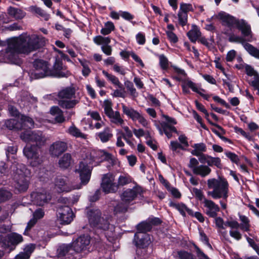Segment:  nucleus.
Returning <instances> with one entry per match:
<instances>
[{
  "instance_id": "5",
  "label": "nucleus",
  "mask_w": 259,
  "mask_h": 259,
  "mask_svg": "<svg viewBox=\"0 0 259 259\" xmlns=\"http://www.w3.org/2000/svg\"><path fill=\"white\" fill-rule=\"evenodd\" d=\"M87 215L91 227L98 230L107 231L109 229L110 222L108 217L102 216L98 208H86Z\"/></svg>"
},
{
  "instance_id": "64",
  "label": "nucleus",
  "mask_w": 259,
  "mask_h": 259,
  "mask_svg": "<svg viewBox=\"0 0 259 259\" xmlns=\"http://www.w3.org/2000/svg\"><path fill=\"white\" fill-rule=\"evenodd\" d=\"M29 251H30V253L27 252H20L15 256V259H29L30 257V253L32 251V250L30 248Z\"/></svg>"
},
{
  "instance_id": "53",
  "label": "nucleus",
  "mask_w": 259,
  "mask_h": 259,
  "mask_svg": "<svg viewBox=\"0 0 259 259\" xmlns=\"http://www.w3.org/2000/svg\"><path fill=\"white\" fill-rule=\"evenodd\" d=\"M180 11L185 14H187L189 11L193 12L194 9L191 4L182 3L180 5Z\"/></svg>"
},
{
  "instance_id": "18",
  "label": "nucleus",
  "mask_w": 259,
  "mask_h": 259,
  "mask_svg": "<svg viewBox=\"0 0 259 259\" xmlns=\"http://www.w3.org/2000/svg\"><path fill=\"white\" fill-rule=\"evenodd\" d=\"M204 204L205 207L209 208V210L206 212V214L210 218L215 219L218 215L217 212L220 210L219 206L213 201L207 199H204Z\"/></svg>"
},
{
  "instance_id": "55",
  "label": "nucleus",
  "mask_w": 259,
  "mask_h": 259,
  "mask_svg": "<svg viewBox=\"0 0 259 259\" xmlns=\"http://www.w3.org/2000/svg\"><path fill=\"white\" fill-rule=\"evenodd\" d=\"M193 115L194 119L197 121L198 123H199L200 124V126L202 128L205 130H208L207 127L203 123L201 117L197 113V112L195 110L193 111Z\"/></svg>"
},
{
  "instance_id": "6",
  "label": "nucleus",
  "mask_w": 259,
  "mask_h": 259,
  "mask_svg": "<svg viewBox=\"0 0 259 259\" xmlns=\"http://www.w3.org/2000/svg\"><path fill=\"white\" fill-rule=\"evenodd\" d=\"M25 54L42 48L46 45L45 38L35 34L24 37Z\"/></svg>"
},
{
  "instance_id": "24",
  "label": "nucleus",
  "mask_w": 259,
  "mask_h": 259,
  "mask_svg": "<svg viewBox=\"0 0 259 259\" xmlns=\"http://www.w3.org/2000/svg\"><path fill=\"white\" fill-rule=\"evenodd\" d=\"M95 154L96 155H92V159L94 161L98 160L97 162H102L104 161H109L112 160V155L104 150H99L96 151Z\"/></svg>"
},
{
  "instance_id": "52",
  "label": "nucleus",
  "mask_w": 259,
  "mask_h": 259,
  "mask_svg": "<svg viewBox=\"0 0 259 259\" xmlns=\"http://www.w3.org/2000/svg\"><path fill=\"white\" fill-rule=\"evenodd\" d=\"M192 244L199 259H211L195 243L193 242Z\"/></svg>"
},
{
  "instance_id": "48",
  "label": "nucleus",
  "mask_w": 259,
  "mask_h": 259,
  "mask_svg": "<svg viewBox=\"0 0 259 259\" xmlns=\"http://www.w3.org/2000/svg\"><path fill=\"white\" fill-rule=\"evenodd\" d=\"M128 204L127 203H120L116 205L114 207V211L116 213H124L127 211L128 208Z\"/></svg>"
},
{
  "instance_id": "38",
  "label": "nucleus",
  "mask_w": 259,
  "mask_h": 259,
  "mask_svg": "<svg viewBox=\"0 0 259 259\" xmlns=\"http://www.w3.org/2000/svg\"><path fill=\"white\" fill-rule=\"evenodd\" d=\"M77 100H62L59 101V106L65 109H71L75 107V106L78 103Z\"/></svg>"
},
{
  "instance_id": "37",
  "label": "nucleus",
  "mask_w": 259,
  "mask_h": 259,
  "mask_svg": "<svg viewBox=\"0 0 259 259\" xmlns=\"http://www.w3.org/2000/svg\"><path fill=\"white\" fill-rule=\"evenodd\" d=\"M30 9L32 12L34 13L39 16L42 17L45 21H48L50 18V15L47 13L45 11L42 10L40 7L36 6H31Z\"/></svg>"
},
{
  "instance_id": "34",
  "label": "nucleus",
  "mask_w": 259,
  "mask_h": 259,
  "mask_svg": "<svg viewBox=\"0 0 259 259\" xmlns=\"http://www.w3.org/2000/svg\"><path fill=\"white\" fill-rule=\"evenodd\" d=\"M240 220L242 223L240 224V229L245 232H248L250 231V221L249 219L245 215L238 213Z\"/></svg>"
},
{
  "instance_id": "31",
  "label": "nucleus",
  "mask_w": 259,
  "mask_h": 259,
  "mask_svg": "<svg viewBox=\"0 0 259 259\" xmlns=\"http://www.w3.org/2000/svg\"><path fill=\"white\" fill-rule=\"evenodd\" d=\"M211 171V169L205 165H200L197 168L193 169V174L199 175L201 177H205L208 175Z\"/></svg>"
},
{
  "instance_id": "2",
  "label": "nucleus",
  "mask_w": 259,
  "mask_h": 259,
  "mask_svg": "<svg viewBox=\"0 0 259 259\" xmlns=\"http://www.w3.org/2000/svg\"><path fill=\"white\" fill-rule=\"evenodd\" d=\"M207 186L209 189H212V191H209L208 194L214 199L223 198L220 203L223 209L227 208V198L228 197L229 184L224 178L220 180L216 179H210L207 180Z\"/></svg>"
},
{
  "instance_id": "21",
  "label": "nucleus",
  "mask_w": 259,
  "mask_h": 259,
  "mask_svg": "<svg viewBox=\"0 0 259 259\" xmlns=\"http://www.w3.org/2000/svg\"><path fill=\"white\" fill-rule=\"evenodd\" d=\"M31 196L33 198L34 203L38 206H43L50 199L46 193L35 192L31 194Z\"/></svg>"
},
{
  "instance_id": "60",
  "label": "nucleus",
  "mask_w": 259,
  "mask_h": 259,
  "mask_svg": "<svg viewBox=\"0 0 259 259\" xmlns=\"http://www.w3.org/2000/svg\"><path fill=\"white\" fill-rule=\"evenodd\" d=\"M131 180L130 178H127V177L123 176H120L118 178V183L117 185H118V187L119 186H124L126 184H129L131 183Z\"/></svg>"
},
{
  "instance_id": "12",
  "label": "nucleus",
  "mask_w": 259,
  "mask_h": 259,
  "mask_svg": "<svg viewBox=\"0 0 259 259\" xmlns=\"http://www.w3.org/2000/svg\"><path fill=\"white\" fill-rule=\"evenodd\" d=\"M23 240L21 235L13 232L7 234L5 237L0 238V242L3 244L6 248H9L11 245L15 247L16 245L22 242ZM15 247L10 248V251L13 250Z\"/></svg>"
},
{
  "instance_id": "46",
  "label": "nucleus",
  "mask_w": 259,
  "mask_h": 259,
  "mask_svg": "<svg viewBox=\"0 0 259 259\" xmlns=\"http://www.w3.org/2000/svg\"><path fill=\"white\" fill-rule=\"evenodd\" d=\"M147 220L151 226L152 229L153 226H158L160 225L162 223V221L160 218L154 217L153 215L150 216Z\"/></svg>"
},
{
  "instance_id": "15",
  "label": "nucleus",
  "mask_w": 259,
  "mask_h": 259,
  "mask_svg": "<svg viewBox=\"0 0 259 259\" xmlns=\"http://www.w3.org/2000/svg\"><path fill=\"white\" fill-rule=\"evenodd\" d=\"M141 192V188L140 187L135 186L132 189H127L121 194V199L125 203L130 204L139 194H140Z\"/></svg>"
},
{
  "instance_id": "28",
  "label": "nucleus",
  "mask_w": 259,
  "mask_h": 259,
  "mask_svg": "<svg viewBox=\"0 0 259 259\" xmlns=\"http://www.w3.org/2000/svg\"><path fill=\"white\" fill-rule=\"evenodd\" d=\"M75 94V90L73 88L67 87L61 90L58 92V97L60 99H71Z\"/></svg>"
},
{
  "instance_id": "43",
  "label": "nucleus",
  "mask_w": 259,
  "mask_h": 259,
  "mask_svg": "<svg viewBox=\"0 0 259 259\" xmlns=\"http://www.w3.org/2000/svg\"><path fill=\"white\" fill-rule=\"evenodd\" d=\"M5 125L6 127L9 130H15L20 131V125L19 122V120L15 119H8L5 122Z\"/></svg>"
},
{
  "instance_id": "32",
  "label": "nucleus",
  "mask_w": 259,
  "mask_h": 259,
  "mask_svg": "<svg viewBox=\"0 0 259 259\" xmlns=\"http://www.w3.org/2000/svg\"><path fill=\"white\" fill-rule=\"evenodd\" d=\"M175 259H195V255L191 252L184 249L177 251V254L174 255Z\"/></svg>"
},
{
  "instance_id": "44",
  "label": "nucleus",
  "mask_w": 259,
  "mask_h": 259,
  "mask_svg": "<svg viewBox=\"0 0 259 259\" xmlns=\"http://www.w3.org/2000/svg\"><path fill=\"white\" fill-rule=\"evenodd\" d=\"M104 109L105 114L111 118V116L113 115L114 111L112 108V103L110 101L106 100L104 102Z\"/></svg>"
},
{
  "instance_id": "59",
  "label": "nucleus",
  "mask_w": 259,
  "mask_h": 259,
  "mask_svg": "<svg viewBox=\"0 0 259 259\" xmlns=\"http://www.w3.org/2000/svg\"><path fill=\"white\" fill-rule=\"evenodd\" d=\"M72 249L73 250L72 244L63 246L60 248L59 254L61 256H65Z\"/></svg>"
},
{
  "instance_id": "62",
  "label": "nucleus",
  "mask_w": 259,
  "mask_h": 259,
  "mask_svg": "<svg viewBox=\"0 0 259 259\" xmlns=\"http://www.w3.org/2000/svg\"><path fill=\"white\" fill-rule=\"evenodd\" d=\"M166 34L169 40L171 43H177L178 41V38L177 35L171 31H166Z\"/></svg>"
},
{
  "instance_id": "33",
  "label": "nucleus",
  "mask_w": 259,
  "mask_h": 259,
  "mask_svg": "<svg viewBox=\"0 0 259 259\" xmlns=\"http://www.w3.org/2000/svg\"><path fill=\"white\" fill-rule=\"evenodd\" d=\"M67 133L76 138H81L83 139L86 138V135L81 133L74 123H72V125L68 128Z\"/></svg>"
},
{
  "instance_id": "56",
  "label": "nucleus",
  "mask_w": 259,
  "mask_h": 259,
  "mask_svg": "<svg viewBox=\"0 0 259 259\" xmlns=\"http://www.w3.org/2000/svg\"><path fill=\"white\" fill-rule=\"evenodd\" d=\"M200 240L209 248L212 249V246L209 242V238L203 231L199 232Z\"/></svg>"
},
{
  "instance_id": "4",
  "label": "nucleus",
  "mask_w": 259,
  "mask_h": 259,
  "mask_svg": "<svg viewBox=\"0 0 259 259\" xmlns=\"http://www.w3.org/2000/svg\"><path fill=\"white\" fill-rule=\"evenodd\" d=\"M133 244L136 247V253L138 256L148 257L153 251V244L148 234L135 233Z\"/></svg>"
},
{
  "instance_id": "26",
  "label": "nucleus",
  "mask_w": 259,
  "mask_h": 259,
  "mask_svg": "<svg viewBox=\"0 0 259 259\" xmlns=\"http://www.w3.org/2000/svg\"><path fill=\"white\" fill-rule=\"evenodd\" d=\"M136 228L138 234H147L148 232L152 231L151 226L149 224L147 220L143 221L138 224Z\"/></svg>"
},
{
  "instance_id": "25",
  "label": "nucleus",
  "mask_w": 259,
  "mask_h": 259,
  "mask_svg": "<svg viewBox=\"0 0 259 259\" xmlns=\"http://www.w3.org/2000/svg\"><path fill=\"white\" fill-rule=\"evenodd\" d=\"M122 109L123 112L124 114L131 118L133 121L138 120V118L140 117V114L137 110L133 108H129L125 105L122 104Z\"/></svg>"
},
{
  "instance_id": "17",
  "label": "nucleus",
  "mask_w": 259,
  "mask_h": 259,
  "mask_svg": "<svg viewBox=\"0 0 259 259\" xmlns=\"http://www.w3.org/2000/svg\"><path fill=\"white\" fill-rule=\"evenodd\" d=\"M60 219L63 224H69L73 220V213L71 208L68 206H64L60 208Z\"/></svg>"
},
{
  "instance_id": "39",
  "label": "nucleus",
  "mask_w": 259,
  "mask_h": 259,
  "mask_svg": "<svg viewBox=\"0 0 259 259\" xmlns=\"http://www.w3.org/2000/svg\"><path fill=\"white\" fill-rule=\"evenodd\" d=\"M207 166H215L217 167L220 169L223 168V165L221 163V160L220 157H213L211 156L208 157V160L207 161Z\"/></svg>"
},
{
  "instance_id": "3",
  "label": "nucleus",
  "mask_w": 259,
  "mask_h": 259,
  "mask_svg": "<svg viewBox=\"0 0 259 259\" xmlns=\"http://www.w3.org/2000/svg\"><path fill=\"white\" fill-rule=\"evenodd\" d=\"M218 17L219 19L222 21L223 25H226L230 28L235 27L241 31V34L243 36L250 35L251 33V26L245 20H239L225 12H220Z\"/></svg>"
},
{
  "instance_id": "45",
  "label": "nucleus",
  "mask_w": 259,
  "mask_h": 259,
  "mask_svg": "<svg viewBox=\"0 0 259 259\" xmlns=\"http://www.w3.org/2000/svg\"><path fill=\"white\" fill-rule=\"evenodd\" d=\"M124 84L127 90L130 92V95L132 96L134 98L138 97V93L134 88V84L132 81L127 80L124 82Z\"/></svg>"
},
{
  "instance_id": "9",
  "label": "nucleus",
  "mask_w": 259,
  "mask_h": 259,
  "mask_svg": "<svg viewBox=\"0 0 259 259\" xmlns=\"http://www.w3.org/2000/svg\"><path fill=\"white\" fill-rule=\"evenodd\" d=\"M20 137L25 142L35 143L34 144L39 148L44 146L46 142L45 136L40 131H24L21 133Z\"/></svg>"
},
{
  "instance_id": "57",
  "label": "nucleus",
  "mask_w": 259,
  "mask_h": 259,
  "mask_svg": "<svg viewBox=\"0 0 259 259\" xmlns=\"http://www.w3.org/2000/svg\"><path fill=\"white\" fill-rule=\"evenodd\" d=\"M111 118L114 119V120H112V122L116 124L119 123L120 124H122L124 122L123 120L120 117L119 112L118 111L113 113V115L111 116Z\"/></svg>"
},
{
  "instance_id": "30",
  "label": "nucleus",
  "mask_w": 259,
  "mask_h": 259,
  "mask_svg": "<svg viewBox=\"0 0 259 259\" xmlns=\"http://www.w3.org/2000/svg\"><path fill=\"white\" fill-rule=\"evenodd\" d=\"M72 159L71 155L70 153H65L59 159L58 164L61 168L67 169L71 164Z\"/></svg>"
},
{
  "instance_id": "20",
  "label": "nucleus",
  "mask_w": 259,
  "mask_h": 259,
  "mask_svg": "<svg viewBox=\"0 0 259 259\" xmlns=\"http://www.w3.org/2000/svg\"><path fill=\"white\" fill-rule=\"evenodd\" d=\"M20 131H30L34 127V122L32 118L24 115H22L19 120Z\"/></svg>"
},
{
  "instance_id": "51",
  "label": "nucleus",
  "mask_w": 259,
  "mask_h": 259,
  "mask_svg": "<svg viewBox=\"0 0 259 259\" xmlns=\"http://www.w3.org/2000/svg\"><path fill=\"white\" fill-rule=\"evenodd\" d=\"M192 244L199 259H211L195 243L193 242Z\"/></svg>"
},
{
  "instance_id": "22",
  "label": "nucleus",
  "mask_w": 259,
  "mask_h": 259,
  "mask_svg": "<svg viewBox=\"0 0 259 259\" xmlns=\"http://www.w3.org/2000/svg\"><path fill=\"white\" fill-rule=\"evenodd\" d=\"M253 34L251 32L250 35L248 36H236L233 33H231L229 35L228 40L230 42L240 43L243 46L246 43V42H250L252 40Z\"/></svg>"
},
{
  "instance_id": "58",
  "label": "nucleus",
  "mask_w": 259,
  "mask_h": 259,
  "mask_svg": "<svg viewBox=\"0 0 259 259\" xmlns=\"http://www.w3.org/2000/svg\"><path fill=\"white\" fill-rule=\"evenodd\" d=\"M136 38L139 45H143L145 44L146 38L144 33L142 32H138L136 35Z\"/></svg>"
},
{
  "instance_id": "1",
  "label": "nucleus",
  "mask_w": 259,
  "mask_h": 259,
  "mask_svg": "<svg viewBox=\"0 0 259 259\" xmlns=\"http://www.w3.org/2000/svg\"><path fill=\"white\" fill-rule=\"evenodd\" d=\"M33 67L38 71L35 73L37 78L51 76L57 78H68L71 75V72L63 66L61 60L57 57L53 66L50 69L48 62L42 59H36L33 63Z\"/></svg>"
},
{
  "instance_id": "61",
  "label": "nucleus",
  "mask_w": 259,
  "mask_h": 259,
  "mask_svg": "<svg viewBox=\"0 0 259 259\" xmlns=\"http://www.w3.org/2000/svg\"><path fill=\"white\" fill-rule=\"evenodd\" d=\"M119 13L123 19L128 21H131L135 18L134 15L127 11H119Z\"/></svg>"
},
{
  "instance_id": "35",
  "label": "nucleus",
  "mask_w": 259,
  "mask_h": 259,
  "mask_svg": "<svg viewBox=\"0 0 259 259\" xmlns=\"http://www.w3.org/2000/svg\"><path fill=\"white\" fill-rule=\"evenodd\" d=\"M194 149L192 150L191 154L193 155L199 156L202 152L206 151V145L203 143H196L192 146Z\"/></svg>"
},
{
  "instance_id": "13",
  "label": "nucleus",
  "mask_w": 259,
  "mask_h": 259,
  "mask_svg": "<svg viewBox=\"0 0 259 259\" xmlns=\"http://www.w3.org/2000/svg\"><path fill=\"white\" fill-rule=\"evenodd\" d=\"M91 237L87 234H83L78 237L73 243V250L76 252H81L83 250L89 249Z\"/></svg>"
},
{
  "instance_id": "11",
  "label": "nucleus",
  "mask_w": 259,
  "mask_h": 259,
  "mask_svg": "<svg viewBox=\"0 0 259 259\" xmlns=\"http://www.w3.org/2000/svg\"><path fill=\"white\" fill-rule=\"evenodd\" d=\"M76 174H79L81 183L83 185H87L90 180L92 167L89 165L86 162H79L78 168L75 170Z\"/></svg>"
},
{
  "instance_id": "40",
  "label": "nucleus",
  "mask_w": 259,
  "mask_h": 259,
  "mask_svg": "<svg viewBox=\"0 0 259 259\" xmlns=\"http://www.w3.org/2000/svg\"><path fill=\"white\" fill-rule=\"evenodd\" d=\"M244 47L252 56L259 59V50L249 43H246Z\"/></svg>"
},
{
  "instance_id": "63",
  "label": "nucleus",
  "mask_w": 259,
  "mask_h": 259,
  "mask_svg": "<svg viewBox=\"0 0 259 259\" xmlns=\"http://www.w3.org/2000/svg\"><path fill=\"white\" fill-rule=\"evenodd\" d=\"M170 148L172 151L175 152H176L178 149L185 150L184 147L177 141H171L170 142Z\"/></svg>"
},
{
  "instance_id": "47",
  "label": "nucleus",
  "mask_w": 259,
  "mask_h": 259,
  "mask_svg": "<svg viewBox=\"0 0 259 259\" xmlns=\"http://www.w3.org/2000/svg\"><path fill=\"white\" fill-rule=\"evenodd\" d=\"M226 156L230 159V160L236 165H239L240 164V159L238 156L235 153L231 151H227L225 152Z\"/></svg>"
},
{
  "instance_id": "29",
  "label": "nucleus",
  "mask_w": 259,
  "mask_h": 259,
  "mask_svg": "<svg viewBox=\"0 0 259 259\" xmlns=\"http://www.w3.org/2000/svg\"><path fill=\"white\" fill-rule=\"evenodd\" d=\"M102 73L104 75H105L107 79L111 82L112 84H113L115 85H116L119 89L120 90H124V88L123 87V85L119 81V79L118 77L115 76L114 75H112L111 74H110L108 73L105 70H103L102 71Z\"/></svg>"
},
{
  "instance_id": "41",
  "label": "nucleus",
  "mask_w": 259,
  "mask_h": 259,
  "mask_svg": "<svg viewBox=\"0 0 259 259\" xmlns=\"http://www.w3.org/2000/svg\"><path fill=\"white\" fill-rule=\"evenodd\" d=\"M110 128L106 127L102 132L98 133V136L103 143L108 142L112 137V134L109 133Z\"/></svg>"
},
{
  "instance_id": "50",
  "label": "nucleus",
  "mask_w": 259,
  "mask_h": 259,
  "mask_svg": "<svg viewBox=\"0 0 259 259\" xmlns=\"http://www.w3.org/2000/svg\"><path fill=\"white\" fill-rule=\"evenodd\" d=\"M12 196V193L6 190L0 189V201L2 202L9 200Z\"/></svg>"
},
{
  "instance_id": "49",
  "label": "nucleus",
  "mask_w": 259,
  "mask_h": 259,
  "mask_svg": "<svg viewBox=\"0 0 259 259\" xmlns=\"http://www.w3.org/2000/svg\"><path fill=\"white\" fill-rule=\"evenodd\" d=\"M159 65L162 70H166L168 67V60L164 54H161L159 57Z\"/></svg>"
},
{
  "instance_id": "54",
  "label": "nucleus",
  "mask_w": 259,
  "mask_h": 259,
  "mask_svg": "<svg viewBox=\"0 0 259 259\" xmlns=\"http://www.w3.org/2000/svg\"><path fill=\"white\" fill-rule=\"evenodd\" d=\"M178 16L180 25L182 26H185L188 21V14H182V12L179 11Z\"/></svg>"
},
{
  "instance_id": "27",
  "label": "nucleus",
  "mask_w": 259,
  "mask_h": 259,
  "mask_svg": "<svg viewBox=\"0 0 259 259\" xmlns=\"http://www.w3.org/2000/svg\"><path fill=\"white\" fill-rule=\"evenodd\" d=\"M187 35L192 42L195 43L196 40L201 36V33L198 26L193 25L192 28L187 32Z\"/></svg>"
},
{
  "instance_id": "36",
  "label": "nucleus",
  "mask_w": 259,
  "mask_h": 259,
  "mask_svg": "<svg viewBox=\"0 0 259 259\" xmlns=\"http://www.w3.org/2000/svg\"><path fill=\"white\" fill-rule=\"evenodd\" d=\"M168 205L177 209L183 217H185L186 216L185 211L187 206L184 203H176L171 201L169 203Z\"/></svg>"
},
{
  "instance_id": "42",
  "label": "nucleus",
  "mask_w": 259,
  "mask_h": 259,
  "mask_svg": "<svg viewBox=\"0 0 259 259\" xmlns=\"http://www.w3.org/2000/svg\"><path fill=\"white\" fill-rule=\"evenodd\" d=\"M93 41L97 45H109L111 42L109 37H103L101 35H97L94 37Z\"/></svg>"
},
{
  "instance_id": "23",
  "label": "nucleus",
  "mask_w": 259,
  "mask_h": 259,
  "mask_svg": "<svg viewBox=\"0 0 259 259\" xmlns=\"http://www.w3.org/2000/svg\"><path fill=\"white\" fill-rule=\"evenodd\" d=\"M7 13L10 17L16 20L22 19L26 14L23 10L12 6L8 8Z\"/></svg>"
},
{
  "instance_id": "19",
  "label": "nucleus",
  "mask_w": 259,
  "mask_h": 259,
  "mask_svg": "<svg viewBox=\"0 0 259 259\" xmlns=\"http://www.w3.org/2000/svg\"><path fill=\"white\" fill-rule=\"evenodd\" d=\"M16 188L20 193L26 191L29 186L27 177L23 174H19L16 181Z\"/></svg>"
},
{
  "instance_id": "10",
  "label": "nucleus",
  "mask_w": 259,
  "mask_h": 259,
  "mask_svg": "<svg viewBox=\"0 0 259 259\" xmlns=\"http://www.w3.org/2000/svg\"><path fill=\"white\" fill-rule=\"evenodd\" d=\"M40 148L34 144H30L27 145L23 149V154L28 159L31 160L30 164L32 167H36L41 162L38 154Z\"/></svg>"
},
{
  "instance_id": "7",
  "label": "nucleus",
  "mask_w": 259,
  "mask_h": 259,
  "mask_svg": "<svg viewBox=\"0 0 259 259\" xmlns=\"http://www.w3.org/2000/svg\"><path fill=\"white\" fill-rule=\"evenodd\" d=\"M24 37H20L19 38H12L8 40V46L6 49V52L10 53L11 57L14 58L15 61L14 63H16L17 57L15 54H25L24 47Z\"/></svg>"
},
{
  "instance_id": "14",
  "label": "nucleus",
  "mask_w": 259,
  "mask_h": 259,
  "mask_svg": "<svg viewBox=\"0 0 259 259\" xmlns=\"http://www.w3.org/2000/svg\"><path fill=\"white\" fill-rule=\"evenodd\" d=\"M67 143L57 141L52 144L49 149V154L52 157H58L67 149Z\"/></svg>"
},
{
  "instance_id": "8",
  "label": "nucleus",
  "mask_w": 259,
  "mask_h": 259,
  "mask_svg": "<svg viewBox=\"0 0 259 259\" xmlns=\"http://www.w3.org/2000/svg\"><path fill=\"white\" fill-rule=\"evenodd\" d=\"M162 117L166 120V122L162 121L160 123L161 127L158 125H156L159 133L162 135L163 133L166 135L168 139H170L172 136V133L178 134V131L173 125L177 124V122L176 119L171 117L167 115L162 114Z\"/></svg>"
},
{
  "instance_id": "16",
  "label": "nucleus",
  "mask_w": 259,
  "mask_h": 259,
  "mask_svg": "<svg viewBox=\"0 0 259 259\" xmlns=\"http://www.w3.org/2000/svg\"><path fill=\"white\" fill-rule=\"evenodd\" d=\"M101 186L103 191L105 193L115 192L118 189V185L113 183L112 178L107 174L104 176Z\"/></svg>"
}]
</instances>
